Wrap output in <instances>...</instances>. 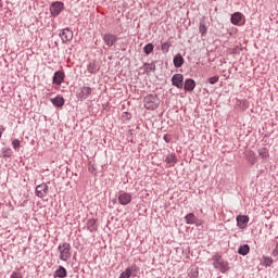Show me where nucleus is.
Wrapping results in <instances>:
<instances>
[{
    "mask_svg": "<svg viewBox=\"0 0 278 278\" xmlns=\"http://www.w3.org/2000/svg\"><path fill=\"white\" fill-rule=\"evenodd\" d=\"M213 266L220 273H227L229 270V263L223 258V256L216 254L212 257Z\"/></svg>",
    "mask_w": 278,
    "mask_h": 278,
    "instance_id": "obj_1",
    "label": "nucleus"
},
{
    "mask_svg": "<svg viewBox=\"0 0 278 278\" xmlns=\"http://www.w3.org/2000/svg\"><path fill=\"white\" fill-rule=\"evenodd\" d=\"M59 250V257L62 262H68L71 260V244L65 242L58 248Z\"/></svg>",
    "mask_w": 278,
    "mask_h": 278,
    "instance_id": "obj_2",
    "label": "nucleus"
},
{
    "mask_svg": "<svg viewBox=\"0 0 278 278\" xmlns=\"http://www.w3.org/2000/svg\"><path fill=\"white\" fill-rule=\"evenodd\" d=\"M143 103L147 110H157V106L160 105V100L157 99V97L149 94L144 98Z\"/></svg>",
    "mask_w": 278,
    "mask_h": 278,
    "instance_id": "obj_3",
    "label": "nucleus"
},
{
    "mask_svg": "<svg viewBox=\"0 0 278 278\" xmlns=\"http://www.w3.org/2000/svg\"><path fill=\"white\" fill-rule=\"evenodd\" d=\"M64 10V3L53 2L50 7V12L53 16H60V13Z\"/></svg>",
    "mask_w": 278,
    "mask_h": 278,
    "instance_id": "obj_4",
    "label": "nucleus"
},
{
    "mask_svg": "<svg viewBox=\"0 0 278 278\" xmlns=\"http://www.w3.org/2000/svg\"><path fill=\"white\" fill-rule=\"evenodd\" d=\"M90 94H92V88H90V87H81L77 92V97L81 101H84L85 99H88V97H90Z\"/></svg>",
    "mask_w": 278,
    "mask_h": 278,
    "instance_id": "obj_5",
    "label": "nucleus"
},
{
    "mask_svg": "<svg viewBox=\"0 0 278 278\" xmlns=\"http://www.w3.org/2000/svg\"><path fill=\"white\" fill-rule=\"evenodd\" d=\"M47 192H49V186H47V184H41L36 187V195L39 197V199H45Z\"/></svg>",
    "mask_w": 278,
    "mask_h": 278,
    "instance_id": "obj_6",
    "label": "nucleus"
},
{
    "mask_svg": "<svg viewBox=\"0 0 278 278\" xmlns=\"http://www.w3.org/2000/svg\"><path fill=\"white\" fill-rule=\"evenodd\" d=\"M60 37L63 42H71V40H73V30L70 28H64L61 30Z\"/></svg>",
    "mask_w": 278,
    "mask_h": 278,
    "instance_id": "obj_7",
    "label": "nucleus"
},
{
    "mask_svg": "<svg viewBox=\"0 0 278 278\" xmlns=\"http://www.w3.org/2000/svg\"><path fill=\"white\" fill-rule=\"evenodd\" d=\"M103 41L106 46L114 47V45H116V42L118 41V37H116V35L105 34L103 36Z\"/></svg>",
    "mask_w": 278,
    "mask_h": 278,
    "instance_id": "obj_8",
    "label": "nucleus"
},
{
    "mask_svg": "<svg viewBox=\"0 0 278 278\" xmlns=\"http://www.w3.org/2000/svg\"><path fill=\"white\" fill-rule=\"evenodd\" d=\"M172 84L176 86V88H184V75L175 74L172 78Z\"/></svg>",
    "mask_w": 278,
    "mask_h": 278,
    "instance_id": "obj_9",
    "label": "nucleus"
},
{
    "mask_svg": "<svg viewBox=\"0 0 278 278\" xmlns=\"http://www.w3.org/2000/svg\"><path fill=\"white\" fill-rule=\"evenodd\" d=\"M118 202L121 205H129L131 203V194L127 192L119 193Z\"/></svg>",
    "mask_w": 278,
    "mask_h": 278,
    "instance_id": "obj_10",
    "label": "nucleus"
},
{
    "mask_svg": "<svg viewBox=\"0 0 278 278\" xmlns=\"http://www.w3.org/2000/svg\"><path fill=\"white\" fill-rule=\"evenodd\" d=\"M237 225L240 229H245L247 225H249V216L247 215L237 216Z\"/></svg>",
    "mask_w": 278,
    "mask_h": 278,
    "instance_id": "obj_11",
    "label": "nucleus"
},
{
    "mask_svg": "<svg viewBox=\"0 0 278 278\" xmlns=\"http://www.w3.org/2000/svg\"><path fill=\"white\" fill-rule=\"evenodd\" d=\"M64 77H65L64 72L58 71L54 73L52 81L56 86H62V81H64Z\"/></svg>",
    "mask_w": 278,
    "mask_h": 278,
    "instance_id": "obj_12",
    "label": "nucleus"
},
{
    "mask_svg": "<svg viewBox=\"0 0 278 278\" xmlns=\"http://www.w3.org/2000/svg\"><path fill=\"white\" fill-rule=\"evenodd\" d=\"M197 88V83H194L193 79H187L185 81V90H188V92H192Z\"/></svg>",
    "mask_w": 278,
    "mask_h": 278,
    "instance_id": "obj_13",
    "label": "nucleus"
},
{
    "mask_svg": "<svg viewBox=\"0 0 278 278\" xmlns=\"http://www.w3.org/2000/svg\"><path fill=\"white\" fill-rule=\"evenodd\" d=\"M187 225H198L199 223H197V216H194V213H189L188 215H186L185 217Z\"/></svg>",
    "mask_w": 278,
    "mask_h": 278,
    "instance_id": "obj_14",
    "label": "nucleus"
},
{
    "mask_svg": "<svg viewBox=\"0 0 278 278\" xmlns=\"http://www.w3.org/2000/svg\"><path fill=\"white\" fill-rule=\"evenodd\" d=\"M242 21V13L237 12L231 15V23L232 25H238Z\"/></svg>",
    "mask_w": 278,
    "mask_h": 278,
    "instance_id": "obj_15",
    "label": "nucleus"
},
{
    "mask_svg": "<svg viewBox=\"0 0 278 278\" xmlns=\"http://www.w3.org/2000/svg\"><path fill=\"white\" fill-rule=\"evenodd\" d=\"M174 65L176 66V68H181V66H184V56L176 55L174 58Z\"/></svg>",
    "mask_w": 278,
    "mask_h": 278,
    "instance_id": "obj_16",
    "label": "nucleus"
},
{
    "mask_svg": "<svg viewBox=\"0 0 278 278\" xmlns=\"http://www.w3.org/2000/svg\"><path fill=\"white\" fill-rule=\"evenodd\" d=\"M249 251H251L249 244H243L239 248L238 253L239 255H249Z\"/></svg>",
    "mask_w": 278,
    "mask_h": 278,
    "instance_id": "obj_17",
    "label": "nucleus"
},
{
    "mask_svg": "<svg viewBox=\"0 0 278 278\" xmlns=\"http://www.w3.org/2000/svg\"><path fill=\"white\" fill-rule=\"evenodd\" d=\"M51 103H53L56 108H62V105H64V98L56 97L51 100Z\"/></svg>",
    "mask_w": 278,
    "mask_h": 278,
    "instance_id": "obj_18",
    "label": "nucleus"
},
{
    "mask_svg": "<svg viewBox=\"0 0 278 278\" xmlns=\"http://www.w3.org/2000/svg\"><path fill=\"white\" fill-rule=\"evenodd\" d=\"M258 155L262 157V160H268L269 153L267 148H262L258 150Z\"/></svg>",
    "mask_w": 278,
    "mask_h": 278,
    "instance_id": "obj_19",
    "label": "nucleus"
},
{
    "mask_svg": "<svg viewBox=\"0 0 278 278\" xmlns=\"http://www.w3.org/2000/svg\"><path fill=\"white\" fill-rule=\"evenodd\" d=\"M55 277H60V278L66 277V268L60 266L59 269L55 270Z\"/></svg>",
    "mask_w": 278,
    "mask_h": 278,
    "instance_id": "obj_20",
    "label": "nucleus"
},
{
    "mask_svg": "<svg viewBox=\"0 0 278 278\" xmlns=\"http://www.w3.org/2000/svg\"><path fill=\"white\" fill-rule=\"evenodd\" d=\"M166 164H177V156L175 154H169L165 159Z\"/></svg>",
    "mask_w": 278,
    "mask_h": 278,
    "instance_id": "obj_21",
    "label": "nucleus"
},
{
    "mask_svg": "<svg viewBox=\"0 0 278 278\" xmlns=\"http://www.w3.org/2000/svg\"><path fill=\"white\" fill-rule=\"evenodd\" d=\"M153 49H154L153 43L146 45V47L143 48L144 54L150 55V53H153Z\"/></svg>",
    "mask_w": 278,
    "mask_h": 278,
    "instance_id": "obj_22",
    "label": "nucleus"
},
{
    "mask_svg": "<svg viewBox=\"0 0 278 278\" xmlns=\"http://www.w3.org/2000/svg\"><path fill=\"white\" fill-rule=\"evenodd\" d=\"M87 229H88L89 231H94V230L97 229L94 219H89V220L87 222Z\"/></svg>",
    "mask_w": 278,
    "mask_h": 278,
    "instance_id": "obj_23",
    "label": "nucleus"
},
{
    "mask_svg": "<svg viewBox=\"0 0 278 278\" xmlns=\"http://www.w3.org/2000/svg\"><path fill=\"white\" fill-rule=\"evenodd\" d=\"M189 277L191 278L199 277V269L197 267H191L189 270Z\"/></svg>",
    "mask_w": 278,
    "mask_h": 278,
    "instance_id": "obj_24",
    "label": "nucleus"
},
{
    "mask_svg": "<svg viewBox=\"0 0 278 278\" xmlns=\"http://www.w3.org/2000/svg\"><path fill=\"white\" fill-rule=\"evenodd\" d=\"M199 31L202 36H205V34H207V26H205V23H200Z\"/></svg>",
    "mask_w": 278,
    "mask_h": 278,
    "instance_id": "obj_25",
    "label": "nucleus"
},
{
    "mask_svg": "<svg viewBox=\"0 0 278 278\" xmlns=\"http://www.w3.org/2000/svg\"><path fill=\"white\" fill-rule=\"evenodd\" d=\"M161 49H162L163 53H168V51L170 49V43L169 42L162 43Z\"/></svg>",
    "mask_w": 278,
    "mask_h": 278,
    "instance_id": "obj_26",
    "label": "nucleus"
},
{
    "mask_svg": "<svg viewBox=\"0 0 278 278\" xmlns=\"http://www.w3.org/2000/svg\"><path fill=\"white\" fill-rule=\"evenodd\" d=\"M263 260H264L263 261L264 266H270L273 264V258L271 257L264 256Z\"/></svg>",
    "mask_w": 278,
    "mask_h": 278,
    "instance_id": "obj_27",
    "label": "nucleus"
},
{
    "mask_svg": "<svg viewBox=\"0 0 278 278\" xmlns=\"http://www.w3.org/2000/svg\"><path fill=\"white\" fill-rule=\"evenodd\" d=\"M218 79H219V77H218V75H216V76L210 77L208 83L212 85L218 84Z\"/></svg>",
    "mask_w": 278,
    "mask_h": 278,
    "instance_id": "obj_28",
    "label": "nucleus"
},
{
    "mask_svg": "<svg viewBox=\"0 0 278 278\" xmlns=\"http://www.w3.org/2000/svg\"><path fill=\"white\" fill-rule=\"evenodd\" d=\"M12 144H13V149H18V147H21V141H18V139H14Z\"/></svg>",
    "mask_w": 278,
    "mask_h": 278,
    "instance_id": "obj_29",
    "label": "nucleus"
},
{
    "mask_svg": "<svg viewBox=\"0 0 278 278\" xmlns=\"http://www.w3.org/2000/svg\"><path fill=\"white\" fill-rule=\"evenodd\" d=\"M11 278H23V274H21V271H15L11 275Z\"/></svg>",
    "mask_w": 278,
    "mask_h": 278,
    "instance_id": "obj_30",
    "label": "nucleus"
},
{
    "mask_svg": "<svg viewBox=\"0 0 278 278\" xmlns=\"http://www.w3.org/2000/svg\"><path fill=\"white\" fill-rule=\"evenodd\" d=\"M163 140H165V142H170L173 137L170 135H164Z\"/></svg>",
    "mask_w": 278,
    "mask_h": 278,
    "instance_id": "obj_31",
    "label": "nucleus"
},
{
    "mask_svg": "<svg viewBox=\"0 0 278 278\" xmlns=\"http://www.w3.org/2000/svg\"><path fill=\"white\" fill-rule=\"evenodd\" d=\"M273 255H274V257H278V242L276 244V248L273 251Z\"/></svg>",
    "mask_w": 278,
    "mask_h": 278,
    "instance_id": "obj_32",
    "label": "nucleus"
},
{
    "mask_svg": "<svg viewBox=\"0 0 278 278\" xmlns=\"http://www.w3.org/2000/svg\"><path fill=\"white\" fill-rule=\"evenodd\" d=\"M126 115V117L130 118L131 115H129V113H124Z\"/></svg>",
    "mask_w": 278,
    "mask_h": 278,
    "instance_id": "obj_33",
    "label": "nucleus"
},
{
    "mask_svg": "<svg viewBox=\"0 0 278 278\" xmlns=\"http://www.w3.org/2000/svg\"><path fill=\"white\" fill-rule=\"evenodd\" d=\"M0 138H1V132H0Z\"/></svg>",
    "mask_w": 278,
    "mask_h": 278,
    "instance_id": "obj_34",
    "label": "nucleus"
}]
</instances>
